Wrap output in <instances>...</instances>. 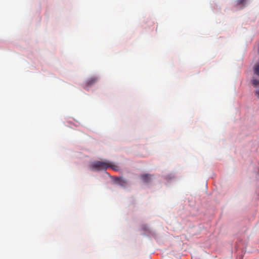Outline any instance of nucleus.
I'll return each mask as SVG.
<instances>
[{
	"label": "nucleus",
	"mask_w": 259,
	"mask_h": 259,
	"mask_svg": "<svg viewBox=\"0 0 259 259\" xmlns=\"http://www.w3.org/2000/svg\"><path fill=\"white\" fill-rule=\"evenodd\" d=\"M254 73L255 74L259 76V63L255 65L254 67Z\"/></svg>",
	"instance_id": "6"
},
{
	"label": "nucleus",
	"mask_w": 259,
	"mask_h": 259,
	"mask_svg": "<svg viewBox=\"0 0 259 259\" xmlns=\"http://www.w3.org/2000/svg\"><path fill=\"white\" fill-rule=\"evenodd\" d=\"M108 162L109 167H111L112 169H113L115 171H118L119 170V167L118 165L113 164L111 162Z\"/></svg>",
	"instance_id": "5"
},
{
	"label": "nucleus",
	"mask_w": 259,
	"mask_h": 259,
	"mask_svg": "<svg viewBox=\"0 0 259 259\" xmlns=\"http://www.w3.org/2000/svg\"><path fill=\"white\" fill-rule=\"evenodd\" d=\"M255 95L256 96L257 98L259 99V90L256 91Z\"/></svg>",
	"instance_id": "8"
},
{
	"label": "nucleus",
	"mask_w": 259,
	"mask_h": 259,
	"mask_svg": "<svg viewBox=\"0 0 259 259\" xmlns=\"http://www.w3.org/2000/svg\"><path fill=\"white\" fill-rule=\"evenodd\" d=\"M98 80L99 78L97 76H92L89 78L85 82L84 88L94 85L98 81Z\"/></svg>",
	"instance_id": "2"
},
{
	"label": "nucleus",
	"mask_w": 259,
	"mask_h": 259,
	"mask_svg": "<svg viewBox=\"0 0 259 259\" xmlns=\"http://www.w3.org/2000/svg\"><path fill=\"white\" fill-rule=\"evenodd\" d=\"M252 83L254 85V87L256 88L258 86H259V80L255 79H253L252 80Z\"/></svg>",
	"instance_id": "7"
},
{
	"label": "nucleus",
	"mask_w": 259,
	"mask_h": 259,
	"mask_svg": "<svg viewBox=\"0 0 259 259\" xmlns=\"http://www.w3.org/2000/svg\"><path fill=\"white\" fill-rule=\"evenodd\" d=\"M152 176L149 174H144L141 175V178L144 183H149L151 180Z\"/></svg>",
	"instance_id": "4"
},
{
	"label": "nucleus",
	"mask_w": 259,
	"mask_h": 259,
	"mask_svg": "<svg viewBox=\"0 0 259 259\" xmlns=\"http://www.w3.org/2000/svg\"><path fill=\"white\" fill-rule=\"evenodd\" d=\"M115 181L117 183V184L122 187H125L127 184V180L122 177L116 178L115 179Z\"/></svg>",
	"instance_id": "3"
},
{
	"label": "nucleus",
	"mask_w": 259,
	"mask_h": 259,
	"mask_svg": "<svg viewBox=\"0 0 259 259\" xmlns=\"http://www.w3.org/2000/svg\"><path fill=\"white\" fill-rule=\"evenodd\" d=\"M109 167V162L107 161H96L93 162L91 168L93 170H106Z\"/></svg>",
	"instance_id": "1"
}]
</instances>
